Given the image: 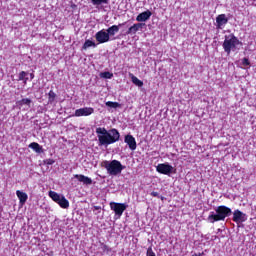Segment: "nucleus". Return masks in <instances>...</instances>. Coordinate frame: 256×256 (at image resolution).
Returning a JSON list of instances; mask_svg holds the SVG:
<instances>
[{"label": "nucleus", "mask_w": 256, "mask_h": 256, "mask_svg": "<svg viewBox=\"0 0 256 256\" xmlns=\"http://www.w3.org/2000/svg\"><path fill=\"white\" fill-rule=\"evenodd\" d=\"M143 23H136L133 24L126 32V35H135L137 31H141L143 29Z\"/></svg>", "instance_id": "dca6fc26"}, {"label": "nucleus", "mask_w": 256, "mask_h": 256, "mask_svg": "<svg viewBox=\"0 0 256 256\" xmlns=\"http://www.w3.org/2000/svg\"><path fill=\"white\" fill-rule=\"evenodd\" d=\"M18 105H28V107H29V105H31V99L24 98L18 102Z\"/></svg>", "instance_id": "a878e982"}, {"label": "nucleus", "mask_w": 256, "mask_h": 256, "mask_svg": "<svg viewBox=\"0 0 256 256\" xmlns=\"http://www.w3.org/2000/svg\"><path fill=\"white\" fill-rule=\"evenodd\" d=\"M103 250H104V251H111V249H110L109 246H107V245H104V246H103Z\"/></svg>", "instance_id": "2f4dec72"}, {"label": "nucleus", "mask_w": 256, "mask_h": 256, "mask_svg": "<svg viewBox=\"0 0 256 256\" xmlns=\"http://www.w3.org/2000/svg\"><path fill=\"white\" fill-rule=\"evenodd\" d=\"M146 256H157L155 252L153 251L152 247H149L146 252Z\"/></svg>", "instance_id": "cd10ccee"}, {"label": "nucleus", "mask_w": 256, "mask_h": 256, "mask_svg": "<svg viewBox=\"0 0 256 256\" xmlns=\"http://www.w3.org/2000/svg\"><path fill=\"white\" fill-rule=\"evenodd\" d=\"M151 196L152 197H161V196H159V192H151Z\"/></svg>", "instance_id": "7c9ffc66"}, {"label": "nucleus", "mask_w": 256, "mask_h": 256, "mask_svg": "<svg viewBox=\"0 0 256 256\" xmlns=\"http://www.w3.org/2000/svg\"><path fill=\"white\" fill-rule=\"evenodd\" d=\"M124 142L128 145L131 151H135V149H137V141L135 140V137H133V135H126L124 138Z\"/></svg>", "instance_id": "f8f14e48"}, {"label": "nucleus", "mask_w": 256, "mask_h": 256, "mask_svg": "<svg viewBox=\"0 0 256 256\" xmlns=\"http://www.w3.org/2000/svg\"><path fill=\"white\" fill-rule=\"evenodd\" d=\"M110 209L111 211H114L115 215H114V219H121V217L123 216V213H125V211L127 210V207H129V205H127L126 203H117V202H110Z\"/></svg>", "instance_id": "423d86ee"}, {"label": "nucleus", "mask_w": 256, "mask_h": 256, "mask_svg": "<svg viewBox=\"0 0 256 256\" xmlns=\"http://www.w3.org/2000/svg\"><path fill=\"white\" fill-rule=\"evenodd\" d=\"M96 134L98 138L99 147H109V145H113V143H117L119 141L121 134L115 128L107 130L105 128H96Z\"/></svg>", "instance_id": "f257e3e1"}, {"label": "nucleus", "mask_w": 256, "mask_h": 256, "mask_svg": "<svg viewBox=\"0 0 256 256\" xmlns=\"http://www.w3.org/2000/svg\"><path fill=\"white\" fill-rule=\"evenodd\" d=\"M240 44L241 42L239 41V39L235 37L234 34H230L225 36L222 47L225 53H227V55H230L231 51H235L237 49V45H240Z\"/></svg>", "instance_id": "20e7f679"}, {"label": "nucleus", "mask_w": 256, "mask_h": 256, "mask_svg": "<svg viewBox=\"0 0 256 256\" xmlns=\"http://www.w3.org/2000/svg\"><path fill=\"white\" fill-rule=\"evenodd\" d=\"M29 148L33 149L35 153H43V147L37 142H32L29 144Z\"/></svg>", "instance_id": "a211bd4d"}, {"label": "nucleus", "mask_w": 256, "mask_h": 256, "mask_svg": "<svg viewBox=\"0 0 256 256\" xmlns=\"http://www.w3.org/2000/svg\"><path fill=\"white\" fill-rule=\"evenodd\" d=\"M89 47H97V44L92 40H86L82 46V49L87 50Z\"/></svg>", "instance_id": "6ab92c4d"}, {"label": "nucleus", "mask_w": 256, "mask_h": 256, "mask_svg": "<svg viewBox=\"0 0 256 256\" xmlns=\"http://www.w3.org/2000/svg\"><path fill=\"white\" fill-rule=\"evenodd\" d=\"M151 15H153V13L150 10L144 11L136 17V21L139 23L149 21V19H151Z\"/></svg>", "instance_id": "4468645a"}, {"label": "nucleus", "mask_w": 256, "mask_h": 256, "mask_svg": "<svg viewBox=\"0 0 256 256\" xmlns=\"http://www.w3.org/2000/svg\"><path fill=\"white\" fill-rule=\"evenodd\" d=\"M55 97H57V94H55V92H53V90H50L48 93V103L50 105L55 103Z\"/></svg>", "instance_id": "4be33fe9"}, {"label": "nucleus", "mask_w": 256, "mask_h": 256, "mask_svg": "<svg viewBox=\"0 0 256 256\" xmlns=\"http://www.w3.org/2000/svg\"><path fill=\"white\" fill-rule=\"evenodd\" d=\"M95 39L98 41V43L103 44V43H109L111 40L109 38V34H107V31L105 29L98 31L95 34Z\"/></svg>", "instance_id": "1a4fd4ad"}, {"label": "nucleus", "mask_w": 256, "mask_h": 256, "mask_svg": "<svg viewBox=\"0 0 256 256\" xmlns=\"http://www.w3.org/2000/svg\"><path fill=\"white\" fill-rule=\"evenodd\" d=\"M232 220L234 223H245V221H247V214L241 212L240 210H235L233 212Z\"/></svg>", "instance_id": "9d476101"}, {"label": "nucleus", "mask_w": 256, "mask_h": 256, "mask_svg": "<svg viewBox=\"0 0 256 256\" xmlns=\"http://www.w3.org/2000/svg\"><path fill=\"white\" fill-rule=\"evenodd\" d=\"M229 23V18H227V15L220 14L216 17V27L217 29H223L225 25Z\"/></svg>", "instance_id": "9b49d317"}, {"label": "nucleus", "mask_w": 256, "mask_h": 256, "mask_svg": "<svg viewBox=\"0 0 256 256\" xmlns=\"http://www.w3.org/2000/svg\"><path fill=\"white\" fill-rule=\"evenodd\" d=\"M202 254L201 253H198V254H194L192 256H201Z\"/></svg>", "instance_id": "473e14b6"}, {"label": "nucleus", "mask_w": 256, "mask_h": 256, "mask_svg": "<svg viewBox=\"0 0 256 256\" xmlns=\"http://www.w3.org/2000/svg\"><path fill=\"white\" fill-rule=\"evenodd\" d=\"M29 73L22 71L19 73V81H24V85H27V81H29V78L27 77Z\"/></svg>", "instance_id": "412c9836"}, {"label": "nucleus", "mask_w": 256, "mask_h": 256, "mask_svg": "<svg viewBox=\"0 0 256 256\" xmlns=\"http://www.w3.org/2000/svg\"><path fill=\"white\" fill-rule=\"evenodd\" d=\"M125 25V22L119 25H112L106 30V33L108 35V38L111 39V37L115 36L116 33H119V28L123 27Z\"/></svg>", "instance_id": "2eb2a0df"}, {"label": "nucleus", "mask_w": 256, "mask_h": 256, "mask_svg": "<svg viewBox=\"0 0 256 256\" xmlns=\"http://www.w3.org/2000/svg\"><path fill=\"white\" fill-rule=\"evenodd\" d=\"M74 179H77L83 185H93V179L83 174H75Z\"/></svg>", "instance_id": "ddd939ff"}, {"label": "nucleus", "mask_w": 256, "mask_h": 256, "mask_svg": "<svg viewBox=\"0 0 256 256\" xmlns=\"http://www.w3.org/2000/svg\"><path fill=\"white\" fill-rule=\"evenodd\" d=\"M100 77L102 79H113V73H111V72H102L100 74Z\"/></svg>", "instance_id": "393cba45"}, {"label": "nucleus", "mask_w": 256, "mask_h": 256, "mask_svg": "<svg viewBox=\"0 0 256 256\" xmlns=\"http://www.w3.org/2000/svg\"><path fill=\"white\" fill-rule=\"evenodd\" d=\"M16 195L20 201V205H25V203H27V199H29V196L27 195V193L21 190H17Z\"/></svg>", "instance_id": "f3484780"}, {"label": "nucleus", "mask_w": 256, "mask_h": 256, "mask_svg": "<svg viewBox=\"0 0 256 256\" xmlns=\"http://www.w3.org/2000/svg\"><path fill=\"white\" fill-rule=\"evenodd\" d=\"M101 167H104L108 175L111 177H117V175H121L122 171L125 169V166H123V164H121V162L118 160H104L101 163Z\"/></svg>", "instance_id": "7ed1b4c3"}, {"label": "nucleus", "mask_w": 256, "mask_h": 256, "mask_svg": "<svg viewBox=\"0 0 256 256\" xmlns=\"http://www.w3.org/2000/svg\"><path fill=\"white\" fill-rule=\"evenodd\" d=\"M30 77H31V79H34L35 75H33V74H30Z\"/></svg>", "instance_id": "72a5a7b5"}, {"label": "nucleus", "mask_w": 256, "mask_h": 256, "mask_svg": "<svg viewBox=\"0 0 256 256\" xmlns=\"http://www.w3.org/2000/svg\"><path fill=\"white\" fill-rule=\"evenodd\" d=\"M45 163H46V165H53V164H55V160H53V159H46Z\"/></svg>", "instance_id": "c85d7f7f"}, {"label": "nucleus", "mask_w": 256, "mask_h": 256, "mask_svg": "<svg viewBox=\"0 0 256 256\" xmlns=\"http://www.w3.org/2000/svg\"><path fill=\"white\" fill-rule=\"evenodd\" d=\"M106 107H110L112 109H117L118 107H121V104H119V102L108 101V102H106Z\"/></svg>", "instance_id": "5701e85b"}, {"label": "nucleus", "mask_w": 256, "mask_h": 256, "mask_svg": "<svg viewBox=\"0 0 256 256\" xmlns=\"http://www.w3.org/2000/svg\"><path fill=\"white\" fill-rule=\"evenodd\" d=\"M131 80L136 87H143V81L137 78L135 75L131 74Z\"/></svg>", "instance_id": "aec40b11"}, {"label": "nucleus", "mask_w": 256, "mask_h": 256, "mask_svg": "<svg viewBox=\"0 0 256 256\" xmlns=\"http://www.w3.org/2000/svg\"><path fill=\"white\" fill-rule=\"evenodd\" d=\"M242 65H243V67H249L251 65V62H249L248 58H243Z\"/></svg>", "instance_id": "bb28decb"}, {"label": "nucleus", "mask_w": 256, "mask_h": 256, "mask_svg": "<svg viewBox=\"0 0 256 256\" xmlns=\"http://www.w3.org/2000/svg\"><path fill=\"white\" fill-rule=\"evenodd\" d=\"M231 213V208L227 206H218L215 209V212H210L207 221H209V223H217V221H224V219H227V217H229Z\"/></svg>", "instance_id": "f03ea898"}, {"label": "nucleus", "mask_w": 256, "mask_h": 256, "mask_svg": "<svg viewBox=\"0 0 256 256\" xmlns=\"http://www.w3.org/2000/svg\"><path fill=\"white\" fill-rule=\"evenodd\" d=\"M93 5H109V0H91Z\"/></svg>", "instance_id": "b1692460"}, {"label": "nucleus", "mask_w": 256, "mask_h": 256, "mask_svg": "<svg viewBox=\"0 0 256 256\" xmlns=\"http://www.w3.org/2000/svg\"><path fill=\"white\" fill-rule=\"evenodd\" d=\"M156 171L157 173H160L161 175H171L173 173H175L176 169L175 167L171 166V164L169 163H162V164H158L156 166Z\"/></svg>", "instance_id": "0eeeda50"}, {"label": "nucleus", "mask_w": 256, "mask_h": 256, "mask_svg": "<svg viewBox=\"0 0 256 256\" xmlns=\"http://www.w3.org/2000/svg\"><path fill=\"white\" fill-rule=\"evenodd\" d=\"M95 113V108L93 107H83L76 109L74 112V117H89Z\"/></svg>", "instance_id": "6e6552de"}, {"label": "nucleus", "mask_w": 256, "mask_h": 256, "mask_svg": "<svg viewBox=\"0 0 256 256\" xmlns=\"http://www.w3.org/2000/svg\"><path fill=\"white\" fill-rule=\"evenodd\" d=\"M92 211H98V213H101V206H93Z\"/></svg>", "instance_id": "c756f323"}, {"label": "nucleus", "mask_w": 256, "mask_h": 256, "mask_svg": "<svg viewBox=\"0 0 256 256\" xmlns=\"http://www.w3.org/2000/svg\"><path fill=\"white\" fill-rule=\"evenodd\" d=\"M48 195L50 199H52L54 203H57L62 209H69V200H67L65 196L55 191H49Z\"/></svg>", "instance_id": "39448f33"}]
</instances>
